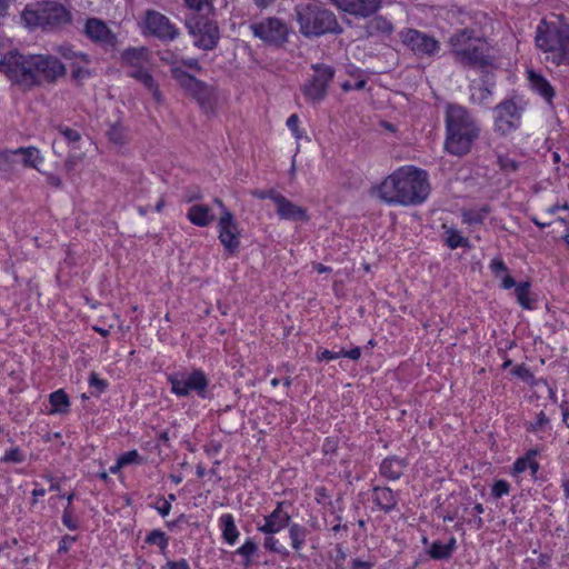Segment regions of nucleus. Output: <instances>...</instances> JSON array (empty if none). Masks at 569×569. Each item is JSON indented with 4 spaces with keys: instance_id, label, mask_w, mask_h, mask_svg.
<instances>
[{
    "instance_id": "0eeeda50",
    "label": "nucleus",
    "mask_w": 569,
    "mask_h": 569,
    "mask_svg": "<svg viewBox=\"0 0 569 569\" xmlns=\"http://www.w3.org/2000/svg\"><path fill=\"white\" fill-rule=\"evenodd\" d=\"M167 381L170 385V392L177 398H190L192 396L202 400L212 398L209 390L210 379L201 368L172 371L167 373Z\"/></svg>"
},
{
    "instance_id": "6e6552de",
    "label": "nucleus",
    "mask_w": 569,
    "mask_h": 569,
    "mask_svg": "<svg viewBox=\"0 0 569 569\" xmlns=\"http://www.w3.org/2000/svg\"><path fill=\"white\" fill-rule=\"evenodd\" d=\"M536 46L549 53L556 66L569 64V26L541 24L537 28Z\"/></svg>"
},
{
    "instance_id": "338daca9",
    "label": "nucleus",
    "mask_w": 569,
    "mask_h": 569,
    "mask_svg": "<svg viewBox=\"0 0 569 569\" xmlns=\"http://www.w3.org/2000/svg\"><path fill=\"white\" fill-rule=\"evenodd\" d=\"M80 157L78 156H69L64 161V169L67 172H72L76 169V166L80 161Z\"/></svg>"
},
{
    "instance_id": "412c9836",
    "label": "nucleus",
    "mask_w": 569,
    "mask_h": 569,
    "mask_svg": "<svg viewBox=\"0 0 569 569\" xmlns=\"http://www.w3.org/2000/svg\"><path fill=\"white\" fill-rule=\"evenodd\" d=\"M277 214L282 220H289L295 222H307L309 220L307 210L293 203L284 196L279 200V203L277 204Z\"/></svg>"
},
{
    "instance_id": "680f3d73",
    "label": "nucleus",
    "mask_w": 569,
    "mask_h": 569,
    "mask_svg": "<svg viewBox=\"0 0 569 569\" xmlns=\"http://www.w3.org/2000/svg\"><path fill=\"white\" fill-rule=\"evenodd\" d=\"M162 569H190V566L186 559H180L178 561L169 560Z\"/></svg>"
},
{
    "instance_id": "473e14b6",
    "label": "nucleus",
    "mask_w": 569,
    "mask_h": 569,
    "mask_svg": "<svg viewBox=\"0 0 569 569\" xmlns=\"http://www.w3.org/2000/svg\"><path fill=\"white\" fill-rule=\"evenodd\" d=\"M17 157L21 156V162L27 168L37 169V161H41L40 151L36 147H20L16 149Z\"/></svg>"
},
{
    "instance_id": "f257e3e1",
    "label": "nucleus",
    "mask_w": 569,
    "mask_h": 569,
    "mask_svg": "<svg viewBox=\"0 0 569 569\" xmlns=\"http://www.w3.org/2000/svg\"><path fill=\"white\" fill-rule=\"evenodd\" d=\"M0 71L26 90L39 87L42 80L54 83L67 73L66 64L52 54H22L9 51L0 60Z\"/></svg>"
},
{
    "instance_id": "b1692460",
    "label": "nucleus",
    "mask_w": 569,
    "mask_h": 569,
    "mask_svg": "<svg viewBox=\"0 0 569 569\" xmlns=\"http://www.w3.org/2000/svg\"><path fill=\"white\" fill-rule=\"evenodd\" d=\"M408 460L397 456H390L382 460L380 463L379 472L388 480H398L403 475L405 469L408 467Z\"/></svg>"
},
{
    "instance_id": "bb28decb",
    "label": "nucleus",
    "mask_w": 569,
    "mask_h": 569,
    "mask_svg": "<svg viewBox=\"0 0 569 569\" xmlns=\"http://www.w3.org/2000/svg\"><path fill=\"white\" fill-rule=\"evenodd\" d=\"M219 528L221 530V537L226 543L232 546L237 542L240 532L231 513H223L219 518Z\"/></svg>"
},
{
    "instance_id": "20e7f679",
    "label": "nucleus",
    "mask_w": 569,
    "mask_h": 569,
    "mask_svg": "<svg viewBox=\"0 0 569 569\" xmlns=\"http://www.w3.org/2000/svg\"><path fill=\"white\" fill-rule=\"evenodd\" d=\"M448 44L453 61L465 69H477L488 74L493 64L488 42L475 29H457L449 38Z\"/></svg>"
},
{
    "instance_id": "6e6d98bb",
    "label": "nucleus",
    "mask_w": 569,
    "mask_h": 569,
    "mask_svg": "<svg viewBox=\"0 0 569 569\" xmlns=\"http://www.w3.org/2000/svg\"><path fill=\"white\" fill-rule=\"evenodd\" d=\"M299 117L297 113H293L291 114L288 119H287V127L289 128V130L292 132V134L297 138V139H300L302 137V133L301 131L299 130Z\"/></svg>"
},
{
    "instance_id": "4c0bfd02",
    "label": "nucleus",
    "mask_w": 569,
    "mask_h": 569,
    "mask_svg": "<svg viewBox=\"0 0 569 569\" xmlns=\"http://www.w3.org/2000/svg\"><path fill=\"white\" fill-rule=\"evenodd\" d=\"M144 52V48H128L121 53V59L131 69H134V67H141L139 61L142 59Z\"/></svg>"
},
{
    "instance_id": "69168bd1",
    "label": "nucleus",
    "mask_w": 569,
    "mask_h": 569,
    "mask_svg": "<svg viewBox=\"0 0 569 569\" xmlns=\"http://www.w3.org/2000/svg\"><path fill=\"white\" fill-rule=\"evenodd\" d=\"M181 63H182V66H184V67H187L189 69H192L194 71H201L202 70V67L199 63V60L196 59V58L182 59Z\"/></svg>"
},
{
    "instance_id": "a19ab883",
    "label": "nucleus",
    "mask_w": 569,
    "mask_h": 569,
    "mask_svg": "<svg viewBox=\"0 0 569 569\" xmlns=\"http://www.w3.org/2000/svg\"><path fill=\"white\" fill-rule=\"evenodd\" d=\"M144 541L148 545H156L161 551H164L168 547L169 538L163 531L154 529L148 533Z\"/></svg>"
},
{
    "instance_id": "6ab92c4d",
    "label": "nucleus",
    "mask_w": 569,
    "mask_h": 569,
    "mask_svg": "<svg viewBox=\"0 0 569 569\" xmlns=\"http://www.w3.org/2000/svg\"><path fill=\"white\" fill-rule=\"evenodd\" d=\"M219 240L229 256H236L240 247L238 222L230 211H224L218 221Z\"/></svg>"
},
{
    "instance_id": "2eb2a0df",
    "label": "nucleus",
    "mask_w": 569,
    "mask_h": 569,
    "mask_svg": "<svg viewBox=\"0 0 569 569\" xmlns=\"http://www.w3.org/2000/svg\"><path fill=\"white\" fill-rule=\"evenodd\" d=\"M401 43L419 59L436 57L441 43L433 36L415 28H403L398 33Z\"/></svg>"
},
{
    "instance_id": "f8f14e48",
    "label": "nucleus",
    "mask_w": 569,
    "mask_h": 569,
    "mask_svg": "<svg viewBox=\"0 0 569 569\" xmlns=\"http://www.w3.org/2000/svg\"><path fill=\"white\" fill-rule=\"evenodd\" d=\"M311 69L315 73L300 87V91L308 103L318 106L328 96V89L335 78L336 70L333 67L323 63H315Z\"/></svg>"
},
{
    "instance_id": "39448f33",
    "label": "nucleus",
    "mask_w": 569,
    "mask_h": 569,
    "mask_svg": "<svg viewBox=\"0 0 569 569\" xmlns=\"http://www.w3.org/2000/svg\"><path fill=\"white\" fill-rule=\"evenodd\" d=\"M299 32L308 39L325 34H341L343 28L336 14L319 2H301L295 7Z\"/></svg>"
},
{
    "instance_id": "aec40b11",
    "label": "nucleus",
    "mask_w": 569,
    "mask_h": 569,
    "mask_svg": "<svg viewBox=\"0 0 569 569\" xmlns=\"http://www.w3.org/2000/svg\"><path fill=\"white\" fill-rule=\"evenodd\" d=\"M338 9L351 16L368 18L380 8L382 0H330Z\"/></svg>"
},
{
    "instance_id": "774afa93",
    "label": "nucleus",
    "mask_w": 569,
    "mask_h": 569,
    "mask_svg": "<svg viewBox=\"0 0 569 569\" xmlns=\"http://www.w3.org/2000/svg\"><path fill=\"white\" fill-rule=\"evenodd\" d=\"M188 519L184 513L179 515L174 520L167 521L166 525L169 529H173L174 527H179L182 523H187Z\"/></svg>"
},
{
    "instance_id": "f704fd0d",
    "label": "nucleus",
    "mask_w": 569,
    "mask_h": 569,
    "mask_svg": "<svg viewBox=\"0 0 569 569\" xmlns=\"http://www.w3.org/2000/svg\"><path fill=\"white\" fill-rule=\"evenodd\" d=\"M257 552L258 545L251 538H248L244 543L234 551V555L242 557V566L249 568Z\"/></svg>"
},
{
    "instance_id": "9b49d317",
    "label": "nucleus",
    "mask_w": 569,
    "mask_h": 569,
    "mask_svg": "<svg viewBox=\"0 0 569 569\" xmlns=\"http://www.w3.org/2000/svg\"><path fill=\"white\" fill-rule=\"evenodd\" d=\"M170 73L172 79L199 103L201 109L212 110L216 100L212 86L197 79L179 66L171 67Z\"/></svg>"
},
{
    "instance_id": "2f4dec72",
    "label": "nucleus",
    "mask_w": 569,
    "mask_h": 569,
    "mask_svg": "<svg viewBox=\"0 0 569 569\" xmlns=\"http://www.w3.org/2000/svg\"><path fill=\"white\" fill-rule=\"evenodd\" d=\"M491 212V207L485 204L479 209L465 210L461 213L462 222L469 226L482 224L486 217Z\"/></svg>"
},
{
    "instance_id": "49530a36",
    "label": "nucleus",
    "mask_w": 569,
    "mask_h": 569,
    "mask_svg": "<svg viewBox=\"0 0 569 569\" xmlns=\"http://www.w3.org/2000/svg\"><path fill=\"white\" fill-rule=\"evenodd\" d=\"M58 132L64 138L66 141L73 144L74 148L76 143H78L81 140V133L72 128H69L67 126L59 124L57 126Z\"/></svg>"
},
{
    "instance_id": "0e129e2a",
    "label": "nucleus",
    "mask_w": 569,
    "mask_h": 569,
    "mask_svg": "<svg viewBox=\"0 0 569 569\" xmlns=\"http://www.w3.org/2000/svg\"><path fill=\"white\" fill-rule=\"evenodd\" d=\"M529 466V470H530V475L532 477L533 480H541L543 481V478H541L538 472H539V469H540V465L539 462L536 460V458H532L531 462L528 463Z\"/></svg>"
},
{
    "instance_id": "ddd939ff",
    "label": "nucleus",
    "mask_w": 569,
    "mask_h": 569,
    "mask_svg": "<svg viewBox=\"0 0 569 569\" xmlns=\"http://www.w3.org/2000/svg\"><path fill=\"white\" fill-rule=\"evenodd\" d=\"M184 24L189 34L194 38V47L204 51H211L218 47L220 29L214 20L206 16H193L187 18Z\"/></svg>"
},
{
    "instance_id": "5701e85b",
    "label": "nucleus",
    "mask_w": 569,
    "mask_h": 569,
    "mask_svg": "<svg viewBox=\"0 0 569 569\" xmlns=\"http://www.w3.org/2000/svg\"><path fill=\"white\" fill-rule=\"evenodd\" d=\"M372 501L385 513L392 512L398 506L396 493L389 487H373Z\"/></svg>"
},
{
    "instance_id": "a18cd8bd",
    "label": "nucleus",
    "mask_w": 569,
    "mask_h": 569,
    "mask_svg": "<svg viewBox=\"0 0 569 569\" xmlns=\"http://www.w3.org/2000/svg\"><path fill=\"white\" fill-rule=\"evenodd\" d=\"M88 382H89V387L94 389V392H92V395H94L96 397H99L102 392H104L108 388V382L107 380L104 379H101L97 372L92 371L90 375H89V379H88Z\"/></svg>"
},
{
    "instance_id": "dca6fc26",
    "label": "nucleus",
    "mask_w": 569,
    "mask_h": 569,
    "mask_svg": "<svg viewBox=\"0 0 569 569\" xmlns=\"http://www.w3.org/2000/svg\"><path fill=\"white\" fill-rule=\"evenodd\" d=\"M143 34L152 36L162 42H170L180 36L179 29L161 12L148 9L142 19Z\"/></svg>"
},
{
    "instance_id": "1a4fd4ad",
    "label": "nucleus",
    "mask_w": 569,
    "mask_h": 569,
    "mask_svg": "<svg viewBox=\"0 0 569 569\" xmlns=\"http://www.w3.org/2000/svg\"><path fill=\"white\" fill-rule=\"evenodd\" d=\"M289 506L288 501L277 502L276 508L263 517V523L257 526V530L264 535L263 548L269 552L279 555L281 558L289 557L290 551L276 538V533L288 528L291 523V516L284 509Z\"/></svg>"
},
{
    "instance_id": "864d4df0",
    "label": "nucleus",
    "mask_w": 569,
    "mask_h": 569,
    "mask_svg": "<svg viewBox=\"0 0 569 569\" xmlns=\"http://www.w3.org/2000/svg\"><path fill=\"white\" fill-rule=\"evenodd\" d=\"M547 423H549V418L546 416L543 411H540L537 415V420L535 422L526 423V430L529 432H536Z\"/></svg>"
},
{
    "instance_id": "a211bd4d",
    "label": "nucleus",
    "mask_w": 569,
    "mask_h": 569,
    "mask_svg": "<svg viewBox=\"0 0 569 569\" xmlns=\"http://www.w3.org/2000/svg\"><path fill=\"white\" fill-rule=\"evenodd\" d=\"M82 33L92 43L103 49L114 48L118 43L116 33L103 20L96 17L86 20Z\"/></svg>"
},
{
    "instance_id": "e433bc0d",
    "label": "nucleus",
    "mask_w": 569,
    "mask_h": 569,
    "mask_svg": "<svg viewBox=\"0 0 569 569\" xmlns=\"http://www.w3.org/2000/svg\"><path fill=\"white\" fill-rule=\"evenodd\" d=\"M539 453L540 450L538 448H531L522 457L517 458L513 462L512 475L516 476L525 472L529 468L528 463L531 462L532 458H537Z\"/></svg>"
},
{
    "instance_id": "9d476101",
    "label": "nucleus",
    "mask_w": 569,
    "mask_h": 569,
    "mask_svg": "<svg viewBox=\"0 0 569 569\" xmlns=\"http://www.w3.org/2000/svg\"><path fill=\"white\" fill-rule=\"evenodd\" d=\"M525 103L520 97L502 100L493 108V131L500 137H508L521 126Z\"/></svg>"
},
{
    "instance_id": "c03bdc74",
    "label": "nucleus",
    "mask_w": 569,
    "mask_h": 569,
    "mask_svg": "<svg viewBox=\"0 0 569 569\" xmlns=\"http://www.w3.org/2000/svg\"><path fill=\"white\" fill-rule=\"evenodd\" d=\"M61 521L63 526L71 531L78 530L80 528V522L73 508L63 509Z\"/></svg>"
},
{
    "instance_id": "37998d69",
    "label": "nucleus",
    "mask_w": 569,
    "mask_h": 569,
    "mask_svg": "<svg viewBox=\"0 0 569 569\" xmlns=\"http://www.w3.org/2000/svg\"><path fill=\"white\" fill-rule=\"evenodd\" d=\"M497 164L505 173L516 172L520 168V162L509 158L506 154H498Z\"/></svg>"
},
{
    "instance_id": "58836bf2",
    "label": "nucleus",
    "mask_w": 569,
    "mask_h": 569,
    "mask_svg": "<svg viewBox=\"0 0 569 569\" xmlns=\"http://www.w3.org/2000/svg\"><path fill=\"white\" fill-rule=\"evenodd\" d=\"M512 375L520 378L521 380L529 383L530 386H538L540 382L547 385L546 380L536 379L535 375L525 365H519V366L515 367L512 370Z\"/></svg>"
},
{
    "instance_id": "c9c22d12",
    "label": "nucleus",
    "mask_w": 569,
    "mask_h": 569,
    "mask_svg": "<svg viewBox=\"0 0 569 569\" xmlns=\"http://www.w3.org/2000/svg\"><path fill=\"white\" fill-rule=\"evenodd\" d=\"M446 234H447V238H446L445 242L450 249L453 250V249H457L460 247L466 248V249H471L469 239L466 237H462L459 230L450 228L446 231Z\"/></svg>"
},
{
    "instance_id": "e2e57ef3",
    "label": "nucleus",
    "mask_w": 569,
    "mask_h": 569,
    "mask_svg": "<svg viewBox=\"0 0 569 569\" xmlns=\"http://www.w3.org/2000/svg\"><path fill=\"white\" fill-rule=\"evenodd\" d=\"M337 359L336 352L330 351L328 349L319 348L317 351V360L318 361H330Z\"/></svg>"
},
{
    "instance_id": "13d9d810",
    "label": "nucleus",
    "mask_w": 569,
    "mask_h": 569,
    "mask_svg": "<svg viewBox=\"0 0 569 569\" xmlns=\"http://www.w3.org/2000/svg\"><path fill=\"white\" fill-rule=\"evenodd\" d=\"M356 569H373L376 566V559L369 556L367 559L355 558L351 560Z\"/></svg>"
},
{
    "instance_id": "a878e982",
    "label": "nucleus",
    "mask_w": 569,
    "mask_h": 569,
    "mask_svg": "<svg viewBox=\"0 0 569 569\" xmlns=\"http://www.w3.org/2000/svg\"><path fill=\"white\" fill-rule=\"evenodd\" d=\"M456 549L457 540L452 536L447 543H442L440 540L433 541L426 552L433 560H449Z\"/></svg>"
},
{
    "instance_id": "052dcab7",
    "label": "nucleus",
    "mask_w": 569,
    "mask_h": 569,
    "mask_svg": "<svg viewBox=\"0 0 569 569\" xmlns=\"http://www.w3.org/2000/svg\"><path fill=\"white\" fill-rule=\"evenodd\" d=\"M489 268L491 272L498 277L500 272H507L508 268L501 258H495L491 260Z\"/></svg>"
},
{
    "instance_id": "3c124183",
    "label": "nucleus",
    "mask_w": 569,
    "mask_h": 569,
    "mask_svg": "<svg viewBox=\"0 0 569 569\" xmlns=\"http://www.w3.org/2000/svg\"><path fill=\"white\" fill-rule=\"evenodd\" d=\"M252 196L258 199H270L276 203V206L279 203V200L283 197V194L278 192L276 189L254 190L252 192Z\"/></svg>"
},
{
    "instance_id": "f3484780",
    "label": "nucleus",
    "mask_w": 569,
    "mask_h": 569,
    "mask_svg": "<svg viewBox=\"0 0 569 569\" xmlns=\"http://www.w3.org/2000/svg\"><path fill=\"white\" fill-rule=\"evenodd\" d=\"M56 52L69 61L71 69V79L78 83L92 77V71L88 68L91 63V58L88 53L76 51L73 46L69 43L60 44L57 47Z\"/></svg>"
},
{
    "instance_id": "423d86ee",
    "label": "nucleus",
    "mask_w": 569,
    "mask_h": 569,
    "mask_svg": "<svg viewBox=\"0 0 569 569\" xmlns=\"http://www.w3.org/2000/svg\"><path fill=\"white\" fill-rule=\"evenodd\" d=\"M21 19L29 28H41L43 31H59L72 22L71 11L57 0L37 2L33 7L27 6Z\"/></svg>"
},
{
    "instance_id": "7c9ffc66",
    "label": "nucleus",
    "mask_w": 569,
    "mask_h": 569,
    "mask_svg": "<svg viewBox=\"0 0 569 569\" xmlns=\"http://www.w3.org/2000/svg\"><path fill=\"white\" fill-rule=\"evenodd\" d=\"M288 533L292 549L299 552L306 545V538L309 533V530L306 527L291 521L290 526L288 527Z\"/></svg>"
},
{
    "instance_id": "393cba45",
    "label": "nucleus",
    "mask_w": 569,
    "mask_h": 569,
    "mask_svg": "<svg viewBox=\"0 0 569 569\" xmlns=\"http://www.w3.org/2000/svg\"><path fill=\"white\" fill-rule=\"evenodd\" d=\"M128 77L139 81L147 90L152 93L156 102L162 101V93L153 76L143 67H134L127 72Z\"/></svg>"
},
{
    "instance_id": "f03ea898",
    "label": "nucleus",
    "mask_w": 569,
    "mask_h": 569,
    "mask_svg": "<svg viewBox=\"0 0 569 569\" xmlns=\"http://www.w3.org/2000/svg\"><path fill=\"white\" fill-rule=\"evenodd\" d=\"M428 172L413 166H403L380 183V198L388 204L419 206L430 193Z\"/></svg>"
},
{
    "instance_id": "72a5a7b5",
    "label": "nucleus",
    "mask_w": 569,
    "mask_h": 569,
    "mask_svg": "<svg viewBox=\"0 0 569 569\" xmlns=\"http://www.w3.org/2000/svg\"><path fill=\"white\" fill-rule=\"evenodd\" d=\"M531 283L529 281L519 282L515 288L517 302L523 308L531 310L535 308V300L530 299Z\"/></svg>"
},
{
    "instance_id": "4d7b16f0",
    "label": "nucleus",
    "mask_w": 569,
    "mask_h": 569,
    "mask_svg": "<svg viewBox=\"0 0 569 569\" xmlns=\"http://www.w3.org/2000/svg\"><path fill=\"white\" fill-rule=\"evenodd\" d=\"M76 541L77 536L64 535L59 541L58 553H67L71 545L74 543Z\"/></svg>"
},
{
    "instance_id": "de8ad7c7",
    "label": "nucleus",
    "mask_w": 569,
    "mask_h": 569,
    "mask_svg": "<svg viewBox=\"0 0 569 569\" xmlns=\"http://www.w3.org/2000/svg\"><path fill=\"white\" fill-rule=\"evenodd\" d=\"M120 465L129 466V465H141L143 463V458L139 455V452L133 449L122 453L120 457Z\"/></svg>"
},
{
    "instance_id": "79ce46f5",
    "label": "nucleus",
    "mask_w": 569,
    "mask_h": 569,
    "mask_svg": "<svg viewBox=\"0 0 569 569\" xmlns=\"http://www.w3.org/2000/svg\"><path fill=\"white\" fill-rule=\"evenodd\" d=\"M17 153L14 150H8L0 153V171L4 173H12L14 164L17 163Z\"/></svg>"
},
{
    "instance_id": "c756f323",
    "label": "nucleus",
    "mask_w": 569,
    "mask_h": 569,
    "mask_svg": "<svg viewBox=\"0 0 569 569\" xmlns=\"http://www.w3.org/2000/svg\"><path fill=\"white\" fill-rule=\"evenodd\" d=\"M365 30L368 38L379 33L389 36L393 32V26L385 17L376 16L366 23Z\"/></svg>"
},
{
    "instance_id": "4468645a",
    "label": "nucleus",
    "mask_w": 569,
    "mask_h": 569,
    "mask_svg": "<svg viewBox=\"0 0 569 569\" xmlns=\"http://www.w3.org/2000/svg\"><path fill=\"white\" fill-rule=\"evenodd\" d=\"M252 34L264 44L281 48L288 42L290 29L286 21L277 17H266L249 26Z\"/></svg>"
},
{
    "instance_id": "c85d7f7f",
    "label": "nucleus",
    "mask_w": 569,
    "mask_h": 569,
    "mask_svg": "<svg viewBox=\"0 0 569 569\" xmlns=\"http://www.w3.org/2000/svg\"><path fill=\"white\" fill-rule=\"evenodd\" d=\"M50 415H67L70 411V398L63 389H58L49 395Z\"/></svg>"
},
{
    "instance_id": "4be33fe9",
    "label": "nucleus",
    "mask_w": 569,
    "mask_h": 569,
    "mask_svg": "<svg viewBox=\"0 0 569 569\" xmlns=\"http://www.w3.org/2000/svg\"><path fill=\"white\" fill-rule=\"evenodd\" d=\"M528 80L533 92L539 94L549 106L553 104L556 91L551 83L540 73L528 71Z\"/></svg>"
},
{
    "instance_id": "09e8293b",
    "label": "nucleus",
    "mask_w": 569,
    "mask_h": 569,
    "mask_svg": "<svg viewBox=\"0 0 569 569\" xmlns=\"http://www.w3.org/2000/svg\"><path fill=\"white\" fill-rule=\"evenodd\" d=\"M26 459V456L20 450V448L14 447L10 448L6 451L4 456L2 457L1 461L3 462H13V463H21Z\"/></svg>"
},
{
    "instance_id": "ea45409f",
    "label": "nucleus",
    "mask_w": 569,
    "mask_h": 569,
    "mask_svg": "<svg viewBox=\"0 0 569 569\" xmlns=\"http://www.w3.org/2000/svg\"><path fill=\"white\" fill-rule=\"evenodd\" d=\"M107 136L111 142L116 144H123L127 140V130L119 121H117L109 127Z\"/></svg>"
},
{
    "instance_id": "603ef678",
    "label": "nucleus",
    "mask_w": 569,
    "mask_h": 569,
    "mask_svg": "<svg viewBox=\"0 0 569 569\" xmlns=\"http://www.w3.org/2000/svg\"><path fill=\"white\" fill-rule=\"evenodd\" d=\"M483 76H482V84L478 88V91H479V102L485 104L486 101L489 99V97L492 94L490 88H489V84H488V81H489V76L490 72L488 71V74L486 76V72H482Z\"/></svg>"
},
{
    "instance_id": "5fc2aeb1",
    "label": "nucleus",
    "mask_w": 569,
    "mask_h": 569,
    "mask_svg": "<svg viewBox=\"0 0 569 569\" xmlns=\"http://www.w3.org/2000/svg\"><path fill=\"white\" fill-rule=\"evenodd\" d=\"M153 507L162 517L168 516L171 510V503L164 497H158L157 502Z\"/></svg>"
},
{
    "instance_id": "cd10ccee",
    "label": "nucleus",
    "mask_w": 569,
    "mask_h": 569,
    "mask_svg": "<svg viewBox=\"0 0 569 569\" xmlns=\"http://www.w3.org/2000/svg\"><path fill=\"white\" fill-rule=\"evenodd\" d=\"M190 222L198 227H207L209 226L214 216L211 213L210 208L204 204H193L190 207L187 213Z\"/></svg>"
},
{
    "instance_id": "8fccbe9b",
    "label": "nucleus",
    "mask_w": 569,
    "mask_h": 569,
    "mask_svg": "<svg viewBox=\"0 0 569 569\" xmlns=\"http://www.w3.org/2000/svg\"><path fill=\"white\" fill-rule=\"evenodd\" d=\"M509 491H510V483L505 479H500L493 483L492 489H491V495L493 498L499 499L502 496L508 495Z\"/></svg>"
},
{
    "instance_id": "7ed1b4c3",
    "label": "nucleus",
    "mask_w": 569,
    "mask_h": 569,
    "mask_svg": "<svg viewBox=\"0 0 569 569\" xmlns=\"http://www.w3.org/2000/svg\"><path fill=\"white\" fill-rule=\"evenodd\" d=\"M446 140L445 149L452 156L468 154L480 137V124L465 106L448 102L445 106Z\"/></svg>"
},
{
    "instance_id": "bf43d9fd",
    "label": "nucleus",
    "mask_w": 569,
    "mask_h": 569,
    "mask_svg": "<svg viewBox=\"0 0 569 569\" xmlns=\"http://www.w3.org/2000/svg\"><path fill=\"white\" fill-rule=\"evenodd\" d=\"M338 449V439L335 437H328L325 439L322 445V452L327 455H333L336 453Z\"/></svg>"
}]
</instances>
